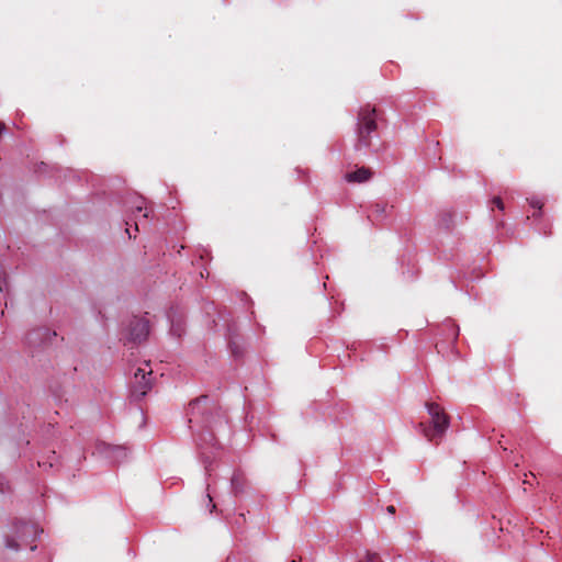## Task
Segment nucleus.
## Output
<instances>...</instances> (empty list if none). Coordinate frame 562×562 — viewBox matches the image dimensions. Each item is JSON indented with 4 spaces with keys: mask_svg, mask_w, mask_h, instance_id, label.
Wrapping results in <instances>:
<instances>
[{
    "mask_svg": "<svg viewBox=\"0 0 562 562\" xmlns=\"http://www.w3.org/2000/svg\"><path fill=\"white\" fill-rule=\"evenodd\" d=\"M426 408L430 415L431 426L419 423V428L429 441H438L449 427L450 418L445 409L437 403L427 402Z\"/></svg>",
    "mask_w": 562,
    "mask_h": 562,
    "instance_id": "nucleus-1",
    "label": "nucleus"
},
{
    "mask_svg": "<svg viewBox=\"0 0 562 562\" xmlns=\"http://www.w3.org/2000/svg\"><path fill=\"white\" fill-rule=\"evenodd\" d=\"M378 128L376 110L370 105L360 109L358 113L356 150L367 149L371 146V134Z\"/></svg>",
    "mask_w": 562,
    "mask_h": 562,
    "instance_id": "nucleus-2",
    "label": "nucleus"
},
{
    "mask_svg": "<svg viewBox=\"0 0 562 562\" xmlns=\"http://www.w3.org/2000/svg\"><path fill=\"white\" fill-rule=\"evenodd\" d=\"M151 374L153 371L149 369L146 371V369L138 368L136 372L134 373V379L132 382V396L136 400L143 398L151 389L153 381H151Z\"/></svg>",
    "mask_w": 562,
    "mask_h": 562,
    "instance_id": "nucleus-3",
    "label": "nucleus"
},
{
    "mask_svg": "<svg viewBox=\"0 0 562 562\" xmlns=\"http://www.w3.org/2000/svg\"><path fill=\"white\" fill-rule=\"evenodd\" d=\"M149 334V324L145 318L134 317L128 326V340L142 342Z\"/></svg>",
    "mask_w": 562,
    "mask_h": 562,
    "instance_id": "nucleus-4",
    "label": "nucleus"
},
{
    "mask_svg": "<svg viewBox=\"0 0 562 562\" xmlns=\"http://www.w3.org/2000/svg\"><path fill=\"white\" fill-rule=\"evenodd\" d=\"M373 172L368 167H360L355 171L347 172L345 175V179L348 182H358L362 183L371 179Z\"/></svg>",
    "mask_w": 562,
    "mask_h": 562,
    "instance_id": "nucleus-5",
    "label": "nucleus"
},
{
    "mask_svg": "<svg viewBox=\"0 0 562 562\" xmlns=\"http://www.w3.org/2000/svg\"><path fill=\"white\" fill-rule=\"evenodd\" d=\"M37 527L31 522H22L16 526V535L18 537L24 541V539L29 536L36 535Z\"/></svg>",
    "mask_w": 562,
    "mask_h": 562,
    "instance_id": "nucleus-6",
    "label": "nucleus"
},
{
    "mask_svg": "<svg viewBox=\"0 0 562 562\" xmlns=\"http://www.w3.org/2000/svg\"><path fill=\"white\" fill-rule=\"evenodd\" d=\"M363 562H381V558L375 552H366Z\"/></svg>",
    "mask_w": 562,
    "mask_h": 562,
    "instance_id": "nucleus-7",
    "label": "nucleus"
},
{
    "mask_svg": "<svg viewBox=\"0 0 562 562\" xmlns=\"http://www.w3.org/2000/svg\"><path fill=\"white\" fill-rule=\"evenodd\" d=\"M492 203L495 207H497L499 211H504L505 210V205H504V202L503 200L499 198V196H495L493 200H492Z\"/></svg>",
    "mask_w": 562,
    "mask_h": 562,
    "instance_id": "nucleus-8",
    "label": "nucleus"
},
{
    "mask_svg": "<svg viewBox=\"0 0 562 562\" xmlns=\"http://www.w3.org/2000/svg\"><path fill=\"white\" fill-rule=\"evenodd\" d=\"M206 400H207V397H206V396H202V397H199V398H196L195 401L191 402V403H190V407H191V409L193 411V409L199 408V405H200L202 402L206 401Z\"/></svg>",
    "mask_w": 562,
    "mask_h": 562,
    "instance_id": "nucleus-9",
    "label": "nucleus"
},
{
    "mask_svg": "<svg viewBox=\"0 0 562 562\" xmlns=\"http://www.w3.org/2000/svg\"><path fill=\"white\" fill-rule=\"evenodd\" d=\"M530 205L535 209L541 210L543 206V203L540 200L531 199Z\"/></svg>",
    "mask_w": 562,
    "mask_h": 562,
    "instance_id": "nucleus-10",
    "label": "nucleus"
},
{
    "mask_svg": "<svg viewBox=\"0 0 562 562\" xmlns=\"http://www.w3.org/2000/svg\"><path fill=\"white\" fill-rule=\"evenodd\" d=\"M9 488L7 482L0 476V492L4 493Z\"/></svg>",
    "mask_w": 562,
    "mask_h": 562,
    "instance_id": "nucleus-11",
    "label": "nucleus"
},
{
    "mask_svg": "<svg viewBox=\"0 0 562 562\" xmlns=\"http://www.w3.org/2000/svg\"><path fill=\"white\" fill-rule=\"evenodd\" d=\"M8 547L12 548V549H19L20 548V544L14 540H8Z\"/></svg>",
    "mask_w": 562,
    "mask_h": 562,
    "instance_id": "nucleus-12",
    "label": "nucleus"
},
{
    "mask_svg": "<svg viewBox=\"0 0 562 562\" xmlns=\"http://www.w3.org/2000/svg\"><path fill=\"white\" fill-rule=\"evenodd\" d=\"M386 512H387L389 514H391V515H394V514L396 513V508H395V506H394V505H389V506L386 507Z\"/></svg>",
    "mask_w": 562,
    "mask_h": 562,
    "instance_id": "nucleus-13",
    "label": "nucleus"
},
{
    "mask_svg": "<svg viewBox=\"0 0 562 562\" xmlns=\"http://www.w3.org/2000/svg\"><path fill=\"white\" fill-rule=\"evenodd\" d=\"M139 229V223L135 224V231L137 232Z\"/></svg>",
    "mask_w": 562,
    "mask_h": 562,
    "instance_id": "nucleus-14",
    "label": "nucleus"
},
{
    "mask_svg": "<svg viewBox=\"0 0 562 562\" xmlns=\"http://www.w3.org/2000/svg\"><path fill=\"white\" fill-rule=\"evenodd\" d=\"M126 233L128 234L130 238L132 237L130 228H126Z\"/></svg>",
    "mask_w": 562,
    "mask_h": 562,
    "instance_id": "nucleus-15",
    "label": "nucleus"
}]
</instances>
